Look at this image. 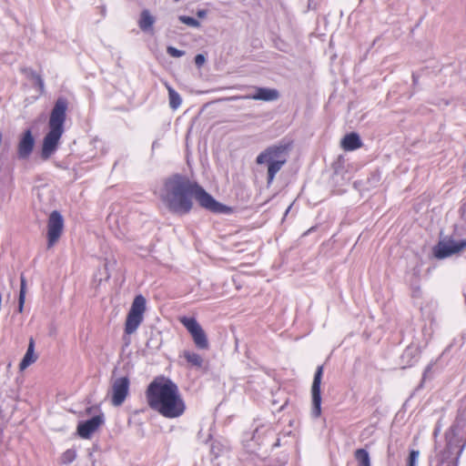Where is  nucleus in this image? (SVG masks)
I'll return each instance as SVG.
<instances>
[{
  "label": "nucleus",
  "mask_w": 466,
  "mask_h": 466,
  "mask_svg": "<svg viewBox=\"0 0 466 466\" xmlns=\"http://www.w3.org/2000/svg\"><path fill=\"white\" fill-rule=\"evenodd\" d=\"M145 395L148 407L164 418L177 419L186 411V403L177 385L168 378H155L147 386Z\"/></svg>",
  "instance_id": "f257e3e1"
},
{
  "label": "nucleus",
  "mask_w": 466,
  "mask_h": 466,
  "mask_svg": "<svg viewBox=\"0 0 466 466\" xmlns=\"http://www.w3.org/2000/svg\"><path fill=\"white\" fill-rule=\"evenodd\" d=\"M194 182L182 175H172L165 179L160 198L164 206L172 213L187 214L193 207Z\"/></svg>",
  "instance_id": "f03ea898"
},
{
  "label": "nucleus",
  "mask_w": 466,
  "mask_h": 466,
  "mask_svg": "<svg viewBox=\"0 0 466 466\" xmlns=\"http://www.w3.org/2000/svg\"><path fill=\"white\" fill-rule=\"evenodd\" d=\"M68 101L65 97H58L51 110L48 120V132L42 143L41 157L48 159L57 149L59 141L64 134V124L66 118Z\"/></svg>",
  "instance_id": "7ed1b4c3"
},
{
  "label": "nucleus",
  "mask_w": 466,
  "mask_h": 466,
  "mask_svg": "<svg viewBox=\"0 0 466 466\" xmlns=\"http://www.w3.org/2000/svg\"><path fill=\"white\" fill-rule=\"evenodd\" d=\"M289 147L285 144L273 145L267 147L256 158L258 165H268V184L270 185L276 174L287 162Z\"/></svg>",
  "instance_id": "20e7f679"
},
{
  "label": "nucleus",
  "mask_w": 466,
  "mask_h": 466,
  "mask_svg": "<svg viewBox=\"0 0 466 466\" xmlns=\"http://www.w3.org/2000/svg\"><path fill=\"white\" fill-rule=\"evenodd\" d=\"M147 309V300L142 295L135 297L127 315L122 339L126 346L131 342L130 336L135 334L142 322Z\"/></svg>",
  "instance_id": "39448f33"
},
{
  "label": "nucleus",
  "mask_w": 466,
  "mask_h": 466,
  "mask_svg": "<svg viewBox=\"0 0 466 466\" xmlns=\"http://www.w3.org/2000/svg\"><path fill=\"white\" fill-rule=\"evenodd\" d=\"M457 236L459 233L457 226H455L452 235L441 238L435 246L434 256L439 259H443L463 251L466 248V238L457 240L455 238Z\"/></svg>",
  "instance_id": "423d86ee"
},
{
  "label": "nucleus",
  "mask_w": 466,
  "mask_h": 466,
  "mask_svg": "<svg viewBox=\"0 0 466 466\" xmlns=\"http://www.w3.org/2000/svg\"><path fill=\"white\" fill-rule=\"evenodd\" d=\"M179 322L187 329L192 337L195 346L199 350H208L209 342L206 332L195 318L180 317Z\"/></svg>",
  "instance_id": "0eeeda50"
},
{
  "label": "nucleus",
  "mask_w": 466,
  "mask_h": 466,
  "mask_svg": "<svg viewBox=\"0 0 466 466\" xmlns=\"http://www.w3.org/2000/svg\"><path fill=\"white\" fill-rule=\"evenodd\" d=\"M46 228L47 248L50 249L58 242L64 232V218L57 210L50 213Z\"/></svg>",
  "instance_id": "6e6552de"
},
{
  "label": "nucleus",
  "mask_w": 466,
  "mask_h": 466,
  "mask_svg": "<svg viewBox=\"0 0 466 466\" xmlns=\"http://www.w3.org/2000/svg\"><path fill=\"white\" fill-rule=\"evenodd\" d=\"M323 375V366H319L314 374L311 385L312 409L311 414L314 418H318L321 414V391L320 384Z\"/></svg>",
  "instance_id": "1a4fd4ad"
},
{
  "label": "nucleus",
  "mask_w": 466,
  "mask_h": 466,
  "mask_svg": "<svg viewBox=\"0 0 466 466\" xmlns=\"http://www.w3.org/2000/svg\"><path fill=\"white\" fill-rule=\"evenodd\" d=\"M193 198L206 209L213 212H220L222 209V205L217 202L202 187L195 182L192 192Z\"/></svg>",
  "instance_id": "9d476101"
},
{
  "label": "nucleus",
  "mask_w": 466,
  "mask_h": 466,
  "mask_svg": "<svg viewBox=\"0 0 466 466\" xmlns=\"http://www.w3.org/2000/svg\"><path fill=\"white\" fill-rule=\"evenodd\" d=\"M103 423V414H96L90 420L79 422L76 428V433L82 439H90Z\"/></svg>",
  "instance_id": "9b49d317"
},
{
  "label": "nucleus",
  "mask_w": 466,
  "mask_h": 466,
  "mask_svg": "<svg viewBox=\"0 0 466 466\" xmlns=\"http://www.w3.org/2000/svg\"><path fill=\"white\" fill-rule=\"evenodd\" d=\"M279 96V91L273 88L267 87H256V92L254 94L246 95V96H236L229 97L228 100H238V99H254V100H262V101H274L277 100Z\"/></svg>",
  "instance_id": "f8f14e48"
},
{
  "label": "nucleus",
  "mask_w": 466,
  "mask_h": 466,
  "mask_svg": "<svg viewBox=\"0 0 466 466\" xmlns=\"http://www.w3.org/2000/svg\"><path fill=\"white\" fill-rule=\"evenodd\" d=\"M35 147V138L30 129L25 130L17 145V155L21 159H26L33 152Z\"/></svg>",
  "instance_id": "ddd939ff"
},
{
  "label": "nucleus",
  "mask_w": 466,
  "mask_h": 466,
  "mask_svg": "<svg viewBox=\"0 0 466 466\" xmlns=\"http://www.w3.org/2000/svg\"><path fill=\"white\" fill-rule=\"evenodd\" d=\"M37 360V355L35 353V340L33 338L29 339L28 348L27 350L19 363V370L20 371L25 370L26 368H28L30 365L35 363Z\"/></svg>",
  "instance_id": "4468645a"
},
{
  "label": "nucleus",
  "mask_w": 466,
  "mask_h": 466,
  "mask_svg": "<svg viewBox=\"0 0 466 466\" xmlns=\"http://www.w3.org/2000/svg\"><path fill=\"white\" fill-rule=\"evenodd\" d=\"M361 145V140L357 133L346 135L341 141V146L345 150H355L360 148Z\"/></svg>",
  "instance_id": "2eb2a0df"
},
{
  "label": "nucleus",
  "mask_w": 466,
  "mask_h": 466,
  "mask_svg": "<svg viewBox=\"0 0 466 466\" xmlns=\"http://www.w3.org/2000/svg\"><path fill=\"white\" fill-rule=\"evenodd\" d=\"M180 356L183 357L191 367L200 369L203 366V358L195 351L186 350L181 352Z\"/></svg>",
  "instance_id": "dca6fc26"
},
{
  "label": "nucleus",
  "mask_w": 466,
  "mask_h": 466,
  "mask_svg": "<svg viewBox=\"0 0 466 466\" xmlns=\"http://www.w3.org/2000/svg\"><path fill=\"white\" fill-rule=\"evenodd\" d=\"M155 23V17L150 14L148 10H143L138 21L139 27L144 32L152 30V26Z\"/></svg>",
  "instance_id": "f3484780"
},
{
  "label": "nucleus",
  "mask_w": 466,
  "mask_h": 466,
  "mask_svg": "<svg viewBox=\"0 0 466 466\" xmlns=\"http://www.w3.org/2000/svg\"><path fill=\"white\" fill-rule=\"evenodd\" d=\"M164 85L168 92L169 106L172 109H177L182 104L180 95L167 82H165Z\"/></svg>",
  "instance_id": "a211bd4d"
},
{
  "label": "nucleus",
  "mask_w": 466,
  "mask_h": 466,
  "mask_svg": "<svg viewBox=\"0 0 466 466\" xmlns=\"http://www.w3.org/2000/svg\"><path fill=\"white\" fill-rule=\"evenodd\" d=\"M22 72L26 76L27 78L33 81L34 85L38 87L41 93L44 91V81L39 74L31 68L22 69Z\"/></svg>",
  "instance_id": "6ab92c4d"
},
{
  "label": "nucleus",
  "mask_w": 466,
  "mask_h": 466,
  "mask_svg": "<svg viewBox=\"0 0 466 466\" xmlns=\"http://www.w3.org/2000/svg\"><path fill=\"white\" fill-rule=\"evenodd\" d=\"M129 380L127 377L118 379V406L121 405L128 395Z\"/></svg>",
  "instance_id": "aec40b11"
},
{
  "label": "nucleus",
  "mask_w": 466,
  "mask_h": 466,
  "mask_svg": "<svg viewBox=\"0 0 466 466\" xmlns=\"http://www.w3.org/2000/svg\"><path fill=\"white\" fill-rule=\"evenodd\" d=\"M354 457L359 466H371L370 454L365 449L356 450Z\"/></svg>",
  "instance_id": "412c9836"
},
{
  "label": "nucleus",
  "mask_w": 466,
  "mask_h": 466,
  "mask_svg": "<svg viewBox=\"0 0 466 466\" xmlns=\"http://www.w3.org/2000/svg\"><path fill=\"white\" fill-rule=\"evenodd\" d=\"M21 287H20V292H19V311H22L25 299V292H26V280L25 276L21 275Z\"/></svg>",
  "instance_id": "4be33fe9"
},
{
  "label": "nucleus",
  "mask_w": 466,
  "mask_h": 466,
  "mask_svg": "<svg viewBox=\"0 0 466 466\" xmlns=\"http://www.w3.org/2000/svg\"><path fill=\"white\" fill-rule=\"evenodd\" d=\"M76 458V452L73 449H68L66 451H64L61 455V463L63 464H69L72 461H74Z\"/></svg>",
  "instance_id": "5701e85b"
},
{
  "label": "nucleus",
  "mask_w": 466,
  "mask_h": 466,
  "mask_svg": "<svg viewBox=\"0 0 466 466\" xmlns=\"http://www.w3.org/2000/svg\"><path fill=\"white\" fill-rule=\"evenodd\" d=\"M179 21L181 23H183L187 25L192 26V27H199L200 26V23L197 19H195L194 17H191V16L180 15Z\"/></svg>",
  "instance_id": "b1692460"
},
{
  "label": "nucleus",
  "mask_w": 466,
  "mask_h": 466,
  "mask_svg": "<svg viewBox=\"0 0 466 466\" xmlns=\"http://www.w3.org/2000/svg\"><path fill=\"white\" fill-rule=\"evenodd\" d=\"M420 452L412 450L408 458V466H417Z\"/></svg>",
  "instance_id": "393cba45"
},
{
  "label": "nucleus",
  "mask_w": 466,
  "mask_h": 466,
  "mask_svg": "<svg viewBox=\"0 0 466 466\" xmlns=\"http://www.w3.org/2000/svg\"><path fill=\"white\" fill-rule=\"evenodd\" d=\"M167 52L172 57H181L182 56L185 55L184 51L179 50V49H177V48H176L174 46H168L167 48Z\"/></svg>",
  "instance_id": "a878e982"
},
{
  "label": "nucleus",
  "mask_w": 466,
  "mask_h": 466,
  "mask_svg": "<svg viewBox=\"0 0 466 466\" xmlns=\"http://www.w3.org/2000/svg\"><path fill=\"white\" fill-rule=\"evenodd\" d=\"M110 398L111 402L116 405V380L111 382Z\"/></svg>",
  "instance_id": "bb28decb"
},
{
  "label": "nucleus",
  "mask_w": 466,
  "mask_h": 466,
  "mask_svg": "<svg viewBox=\"0 0 466 466\" xmlns=\"http://www.w3.org/2000/svg\"><path fill=\"white\" fill-rule=\"evenodd\" d=\"M206 62V57L202 54H198L195 56V64L199 67Z\"/></svg>",
  "instance_id": "cd10ccee"
},
{
  "label": "nucleus",
  "mask_w": 466,
  "mask_h": 466,
  "mask_svg": "<svg viewBox=\"0 0 466 466\" xmlns=\"http://www.w3.org/2000/svg\"><path fill=\"white\" fill-rule=\"evenodd\" d=\"M414 355H417L418 354V350L417 349H411V348H407V350H405L404 352V357L405 356H413Z\"/></svg>",
  "instance_id": "c85d7f7f"
},
{
  "label": "nucleus",
  "mask_w": 466,
  "mask_h": 466,
  "mask_svg": "<svg viewBox=\"0 0 466 466\" xmlns=\"http://www.w3.org/2000/svg\"><path fill=\"white\" fill-rule=\"evenodd\" d=\"M206 14H207V12L205 10H199L198 12V16L202 18V17L206 16Z\"/></svg>",
  "instance_id": "c756f323"
},
{
  "label": "nucleus",
  "mask_w": 466,
  "mask_h": 466,
  "mask_svg": "<svg viewBox=\"0 0 466 466\" xmlns=\"http://www.w3.org/2000/svg\"><path fill=\"white\" fill-rule=\"evenodd\" d=\"M175 2H179L180 0H174Z\"/></svg>",
  "instance_id": "7c9ffc66"
}]
</instances>
